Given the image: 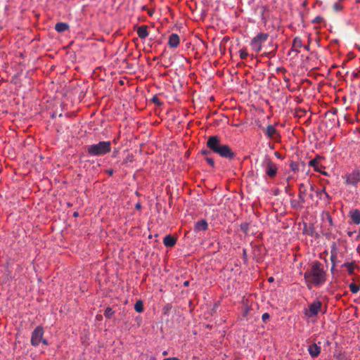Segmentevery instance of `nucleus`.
I'll return each mask as SVG.
<instances>
[{
	"mask_svg": "<svg viewBox=\"0 0 360 360\" xmlns=\"http://www.w3.org/2000/svg\"><path fill=\"white\" fill-rule=\"evenodd\" d=\"M304 278L309 290L323 285L327 278V272L323 264L319 261L310 263L304 274Z\"/></svg>",
	"mask_w": 360,
	"mask_h": 360,
	"instance_id": "obj_1",
	"label": "nucleus"
},
{
	"mask_svg": "<svg viewBox=\"0 0 360 360\" xmlns=\"http://www.w3.org/2000/svg\"><path fill=\"white\" fill-rule=\"evenodd\" d=\"M207 146L221 157L231 158L234 156L230 148L227 145L221 144L220 139L216 136L209 137Z\"/></svg>",
	"mask_w": 360,
	"mask_h": 360,
	"instance_id": "obj_2",
	"label": "nucleus"
},
{
	"mask_svg": "<svg viewBox=\"0 0 360 360\" xmlns=\"http://www.w3.org/2000/svg\"><path fill=\"white\" fill-rule=\"evenodd\" d=\"M110 150L111 143L110 141H100L96 144L87 146V152L92 156L103 155L110 153Z\"/></svg>",
	"mask_w": 360,
	"mask_h": 360,
	"instance_id": "obj_3",
	"label": "nucleus"
},
{
	"mask_svg": "<svg viewBox=\"0 0 360 360\" xmlns=\"http://www.w3.org/2000/svg\"><path fill=\"white\" fill-rule=\"evenodd\" d=\"M44 330L42 326H37L32 333L31 344L32 346H38L41 342L45 345H48L46 340L44 339Z\"/></svg>",
	"mask_w": 360,
	"mask_h": 360,
	"instance_id": "obj_4",
	"label": "nucleus"
},
{
	"mask_svg": "<svg viewBox=\"0 0 360 360\" xmlns=\"http://www.w3.org/2000/svg\"><path fill=\"white\" fill-rule=\"evenodd\" d=\"M322 309V302L316 300L311 303L309 304L308 308L304 310V314L308 318H313L316 316Z\"/></svg>",
	"mask_w": 360,
	"mask_h": 360,
	"instance_id": "obj_5",
	"label": "nucleus"
},
{
	"mask_svg": "<svg viewBox=\"0 0 360 360\" xmlns=\"http://www.w3.org/2000/svg\"><path fill=\"white\" fill-rule=\"evenodd\" d=\"M269 38L268 33H259L250 41V46L253 51L258 53L262 49V44L266 41Z\"/></svg>",
	"mask_w": 360,
	"mask_h": 360,
	"instance_id": "obj_6",
	"label": "nucleus"
},
{
	"mask_svg": "<svg viewBox=\"0 0 360 360\" xmlns=\"http://www.w3.org/2000/svg\"><path fill=\"white\" fill-rule=\"evenodd\" d=\"M267 176L271 178L276 176L278 171L276 165L269 158H266L262 163Z\"/></svg>",
	"mask_w": 360,
	"mask_h": 360,
	"instance_id": "obj_7",
	"label": "nucleus"
},
{
	"mask_svg": "<svg viewBox=\"0 0 360 360\" xmlns=\"http://www.w3.org/2000/svg\"><path fill=\"white\" fill-rule=\"evenodd\" d=\"M344 178L345 179L346 184L356 187L360 181V171L354 169L352 172L345 174Z\"/></svg>",
	"mask_w": 360,
	"mask_h": 360,
	"instance_id": "obj_8",
	"label": "nucleus"
},
{
	"mask_svg": "<svg viewBox=\"0 0 360 360\" xmlns=\"http://www.w3.org/2000/svg\"><path fill=\"white\" fill-rule=\"evenodd\" d=\"M265 134L269 138L275 140L276 142L281 141V135L278 131L276 129L274 125L267 126L265 130Z\"/></svg>",
	"mask_w": 360,
	"mask_h": 360,
	"instance_id": "obj_9",
	"label": "nucleus"
},
{
	"mask_svg": "<svg viewBox=\"0 0 360 360\" xmlns=\"http://www.w3.org/2000/svg\"><path fill=\"white\" fill-rule=\"evenodd\" d=\"M179 37L177 34H172L169 37L168 44L171 48H176L179 44Z\"/></svg>",
	"mask_w": 360,
	"mask_h": 360,
	"instance_id": "obj_10",
	"label": "nucleus"
},
{
	"mask_svg": "<svg viewBox=\"0 0 360 360\" xmlns=\"http://www.w3.org/2000/svg\"><path fill=\"white\" fill-rule=\"evenodd\" d=\"M308 351L311 357H317L321 352V347L316 344H312L309 346Z\"/></svg>",
	"mask_w": 360,
	"mask_h": 360,
	"instance_id": "obj_11",
	"label": "nucleus"
},
{
	"mask_svg": "<svg viewBox=\"0 0 360 360\" xmlns=\"http://www.w3.org/2000/svg\"><path fill=\"white\" fill-rule=\"evenodd\" d=\"M349 215L353 223L355 224H360V211L358 210H352L349 212Z\"/></svg>",
	"mask_w": 360,
	"mask_h": 360,
	"instance_id": "obj_12",
	"label": "nucleus"
},
{
	"mask_svg": "<svg viewBox=\"0 0 360 360\" xmlns=\"http://www.w3.org/2000/svg\"><path fill=\"white\" fill-rule=\"evenodd\" d=\"M207 227H208L207 222L204 219H201L195 223V231H205L207 229Z\"/></svg>",
	"mask_w": 360,
	"mask_h": 360,
	"instance_id": "obj_13",
	"label": "nucleus"
},
{
	"mask_svg": "<svg viewBox=\"0 0 360 360\" xmlns=\"http://www.w3.org/2000/svg\"><path fill=\"white\" fill-rule=\"evenodd\" d=\"M163 243L166 247H173L176 244V239L171 235H167L165 237Z\"/></svg>",
	"mask_w": 360,
	"mask_h": 360,
	"instance_id": "obj_14",
	"label": "nucleus"
},
{
	"mask_svg": "<svg viewBox=\"0 0 360 360\" xmlns=\"http://www.w3.org/2000/svg\"><path fill=\"white\" fill-rule=\"evenodd\" d=\"M137 34L139 38L145 39L148 35L147 27L146 25H141L137 30Z\"/></svg>",
	"mask_w": 360,
	"mask_h": 360,
	"instance_id": "obj_15",
	"label": "nucleus"
},
{
	"mask_svg": "<svg viewBox=\"0 0 360 360\" xmlns=\"http://www.w3.org/2000/svg\"><path fill=\"white\" fill-rule=\"evenodd\" d=\"M69 29V25L66 22H58L55 25V30L58 32H63Z\"/></svg>",
	"mask_w": 360,
	"mask_h": 360,
	"instance_id": "obj_16",
	"label": "nucleus"
},
{
	"mask_svg": "<svg viewBox=\"0 0 360 360\" xmlns=\"http://www.w3.org/2000/svg\"><path fill=\"white\" fill-rule=\"evenodd\" d=\"M309 166H311L314 168L315 171L316 172H321L320 168L321 166L320 165L319 162L316 159H314L309 161Z\"/></svg>",
	"mask_w": 360,
	"mask_h": 360,
	"instance_id": "obj_17",
	"label": "nucleus"
},
{
	"mask_svg": "<svg viewBox=\"0 0 360 360\" xmlns=\"http://www.w3.org/2000/svg\"><path fill=\"white\" fill-rule=\"evenodd\" d=\"M292 46L296 49H300L302 46V39L298 37H295L293 39Z\"/></svg>",
	"mask_w": 360,
	"mask_h": 360,
	"instance_id": "obj_18",
	"label": "nucleus"
},
{
	"mask_svg": "<svg viewBox=\"0 0 360 360\" xmlns=\"http://www.w3.org/2000/svg\"><path fill=\"white\" fill-rule=\"evenodd\" d=\"M134 309L136 310V311L139 313H141L143 311V304L142 301L139 300L136 302L134 305Z\"/></svg>",
	"mask_w": 360,
	"mask_h": 360,
	"instance_id": "obj_19",
	"label": "nucleus"
},
{
	"mask_svg": "<svg viewBox=\"0 0 360 360\" xmlns=\"http://www.w3.org/2000/svg\"><path fill=\"white\" fill-rule=\"evenodd\" d=\"M343 266L347 269L349 274H352L354 270V264L353 263H345Z\"/></svg>",
	"mask_w": 360,
	"mask_h": 360,
	"instance_id": "obj_20",
	"label": "nucleus"
},
{
	"mask_svg": "<svg viewBox=\"0 0 360 360\" xmlns=\"http://www.w3.org/2000/svg\"><path fill=\"white\" fill-rule=\"evenodd\" d=\"M349 287L352 293H357L359 290V287L354 283H350Z\"/></svg>",
	"mask_w": 360,
	"mask_h": 360,
	"instance_id": "obj_21",
	"label": "nucleus"
},
{
	"mask_svg": "<svg viewBox=\"0 0 360 360\" xmlns=\"http://www.w3.org/2000/svg\"><path fill=\"white\" fill-rule=\"evenodd\" d=\"M113 314L114 311L110 307H107L104 312V315L106 318H110Z\"/></svg>",
	"mask_w": 360,
	"mask_h": 360,
	"instance_id": "obj_22",
	"label": "nucleus"
},
{
	"mask_svg": "<svg viewBox=\"0 0 360 360\" xmlns=\"http://www.w3.org/2000/svg\"><path fill=\"white\" fill-rule=\"evenodd\" d=\"M249 56L248 51L245 49H241L240 51V56L241 59H245Z\"/></svg>",
	"mask_w": 360,
	"mask_h": 360,
	"instance_id": "obj_23",
	"label": "nucleus"
},
{
	"mask_svg": "<svg viewBox=\"0 0 360 360\" xmlns=\"http://www.w3.org/2000/svg\"><path fill=\"white\" fill-rule=\"evenodd\" d=\"M333 8L334 11H339L342 10V6L340 4V2H336L333 4Z\"/></svg>",
	"mask_w": 360,
	"mask_h": 360,
	"instance_id": "obj_24",
	"label": "nucleus"
},
{
	"mask_svg": "<svg viewBox=\"0 0 360 360\" xmlns=\"http://www.w3.org/2000/svg\"><path fill=\"white\" fill-rule=\"evenodd\" d=\"M152 101L154 103H155L156 105H162V102L160 101L159 98L158 96H153V98H152Z\"/></svg>",
	"mask_w": 360,
	"mask_h": 360,
	"instance_id": "obj_25",
	"label": "nucleus"
},
{
	"mask_svg": "<svg viewBox=\"0 0 360 360\" xmlns=\"http://www.w3.org/2000/svg\"><path fill=\"white\" fill-rule=\"evenodd\" d=\"M323 20V18L321 17V16H316L313 20L312 22L314 23H319L321 22L322 20Z\"/></svg>",
	"mask_w": 360,
	"mask_h": 360,
	"instance_id": "obj_26",
	"label": "nucleus"
},
{
	"mask_svg": "<svg viewBox=\"0 0 360 360\" xmlns=\"http://www.w3.org/2000/svg\"><path fill=\"white\" fill-rule=\"evenodd\" d=\"M206 160L207 161V162H208L211 166H214V160H213L212 159L207 158H206Z\"/></svg>",
	"mask_w": 360,
	"mask_h": 360,
	"instance_id": "obj_27",
	"label": "nucleus"
},
{
	"mask_svg": "<svg viewBox=\"0 0 360 360\" xmlns=\"http://www.w3.org/2000/svg\"><path fill=\"white\" fill-rule=\"evenodd\" d=\"M355 234H356V231H347V235L349 236V237H351V238H352V237H353V236H354V235H355Z\"/></svg>",
	"mask_w": 360,
	"mask_h": 360,
	"instance_id": "obj_28",
	"label": "nucleus"
},
{
	"mask_svg": "<svg viewBox=\"0 0 360 360\" xmlns=\"http://www.w3.org/2000/svg\"><path fill=\"white\" fill-rule=\"evenodd\" d=\"M147 12H148V15H149L150 16H152V15H153V13H154V10H152V9H148V10H147Z\"/></svg>",
	"mask_w": 360,
	"mask_h": 360,
	"instance_id": "obj_29",
	"label": "nucleus"
},
{
	"mask_svg": "<svg viewBox=\"0 0 360 360\" xmlns=\"http://www.w3.org/2000/svg\"><path fill=\"white\" fill-rule=\"evenodd\" d=\"M356 240L360 241V229H359L358 234L356 236Z\"/></svg>",
	"mask_w": 360,
	"mask_h": 360,
	"instance_id": "obj_30",
	"label": "nucleus"
},
{
	"mask_svg": "<svg viewBox=\"0 0 360 360\" xmlns=\"http://www.w3.org/2000/svg\"><path fill=\"white\" fill-rule=\"evenodd\" d=\"M269 314L267 313H265L262 315V319L264 320V319L269 318Z\"/></svg>",
	"mask_w": 360,
	"mask_h": 360,
	"instance_id": "obj_31",
	"label": "nucleus"
},
{
	"mask_svg": "<svg viewBox=\"0 0 360 360\" xmlns=\"http://www.w3.org/2000/svg\"><path fill=\"white\" fill-rule=\"evenodd\" d=\"M106 172L110 175L112 176L113 174V171L112 169H108L106 171Z\"/></svg>",
	"mask_w": 360,
	"mask_h": 360,
	"instance_id": "obj_32",
	"label": "nucleus"
},
{
	"mask_svg": "<svg viewBox=\"0 0 360 360\" xmlns=\"http://www.w3.org/2000/svg\"><path fill=\"white\" fill-rule=\"evenodd\" d=\"M275 155H276V157H277L278 158H282V157H281V154H280L279 153H278V152H276V153H275Z\"/></svg>",
	"mask_w": 360,
	"mask_h": 360,
	"instance_id": "obj_33",
	"label": "nucleus"
},
{
	"mask_svg": "<svg viewBox=\"0 0 360 360\" xmlns=\"http://www.w3.org/2000/svg\"><path fill=\"white\" fill-rule=\"evenodd\" d=\"M119 82H120V84L121 85H124V83H125V80H124V79H120Z\"/></svg>",
	"mask_w": 360,
	"mask_h": 360,
	"instance_id": "obj_34",
	"label": "nucleus"
},
{
	"mask_svg": "<svg viewBox=\"0 0 360 360\" xmlns=\"http://www.w3.org/2000/svg\"><path fill=\"white\" fill-rule=\"evenodd\" d=\"M142 10H143V11H145V10H146V11H147L148 9H147L146 6H143L142 7Z\"/></svg>",
	"mask_w": 360,
	"mask_h": 360,
	"instance_id": "obj_35",
	"label": "nucleus"
},
{
	"mask_svg": "<svg viewBox=\"0 0 360 360\" xmlns=\"http://www.w3.org/2000/svg\"><path fill=\"white\" fill-rule=\"evenodd\" d=\"M273 281H274L273 277H270V278H269V282H272Z\"/></svg>",
	"mask_w": 360,
	"mask_h": 360,
	"instance_id": "obj_36",
	"label": "nucleus"
},
{
	"mask_svg": "<svg viewBox=\"0 0 360 360\" xmlns=\"http://www.w3.org/2000/svg\"><path fill=\"white\" fill-rule=\"evenodd\" d=\"M330 68H339L337 65H333Z\"/></svg>",
	"mask_w": 360,
	"mask_h": 360,
	"instance_id": "obj_37",
	"label": "nucleus"
},
{
	"mask_svg": "<svg viewBox=\"0 0 360 360\" xmlns=\"http://www.w3.org/2000/svg\"><path fill=\"white\" fill-rule=\"evenodd\" d=\"M184 285H185L186 286L188 285V281H185V282H184Z\"/></svg>",
	"mask_w": 360,
	"mask_h": 360,
	"instance_id": "obj_38",
	"label": "nucleus"
},
{
	"mask_svg": "<svg viewBox=\"0 0 360 360\" xmlns=\"http://www.w3.org/2000/svg\"><path fill=\"white\" fill-rule=\"evenodd\" d=\"M202 153H204V154H207V153H208V152H207V151H206V150H205V151H203V152H202Z\"/></svg>",
	"mask_w": 360,
	"mask_h": 360,
	"instance_id": "obj_39",
	"label": "nucleus"
},
{
	"mask_svg": "<svg viewBox=\"0 0 360 360\" xmlns=\"http://www.w3.org/2000/svg\"><path fill=\"white\" fill-rule=\"evenodd\" d=\"M136 207L137 208H140L141 207V205L139 204L136 205Z\"/></svg>",
	"mask_w": 360,
	"mask_h": 360,
	"instance_id": "obj_40",
	"label": "nucleus"
},
{
	"mask_svg": "<svg viewBox=\"0 0 360 360\" xmlns=\"http://www.w3.org/2000/svg\"><path fill=\"white\" fill-rule=\"evenodd\" d=\"M77 215H78V214H77V212H75V213H74V216H75V217H77Z\"/></svg>",
	"mask_w": 360,
	"mask_h": 360,
	"instance_id": "obj_41",
	"label": "nucleus"
},
{
	"mask_svg": "<svg viewBox=\"0 0 360 360\" xmlns=\"http://www.w3.org/2000/svg\"><path fill=\"white\" fill-rule=\"evenodd\" d=\"M167 352H163V355H167Z\"/></svg>",
	"mask_w": 360,
	"mask_h": 360,
	"instance_id": "obj_42",
	"label": "nucleus"
},
{
	"mask_svg": "<svg viewBox=\"0 0 360 360\" xmlns=\"http://www.w3.org/2000/svg\"><path fill=\"white\" fill-rule=\"evenodd\" d=\"M356 1L359 4H360V0H356Z\"/></svg>",
	"mask_w": 360,
	"mask_h": 360,
	"instance_id": "obj_43",
	"label": "nucleus"
},
{
	"mask_svg": "<svg viewBox=\"0 0 360 360\" xmlns=\"http://www.w3.org/2000/svg\"><path fill=\"white\" fill-rule=\"evenodd\" d=\"M322 174H324V175H327L326 172H322Z\"/></svg>",
	"mask_w": 360,
	"mask_h": 360,
	"instance_id": "obj_44",
	"label": "nucleus"
}]
</instances>
